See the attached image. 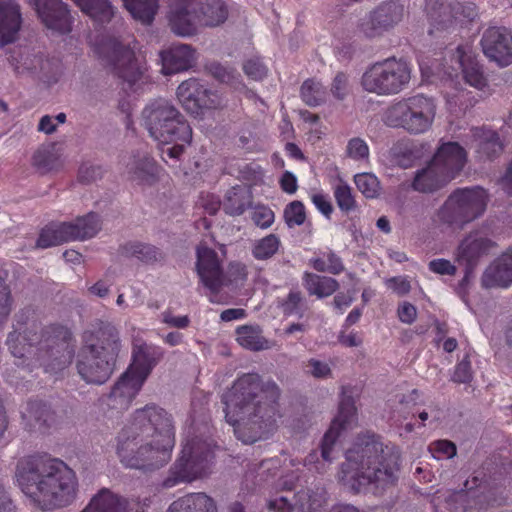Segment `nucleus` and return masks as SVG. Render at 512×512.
I'll return each mask as SVG.
<instances>
[{
    "label": "nucleus",
    "instance_id": "obj_12",
    "mask_svg": "<svg viewBox=\"0 0 512 512\" xmlns=\"http://www.w3.org/2000/svg\"><path fill=\"white\" fill-rule=\"evenodd\" d=\"M488 200V192L481 186L457 188L439 208L437 217L442 224L462 229L484 214Z\"/></svg>",
    "mask_w": 512,
    "mask_h": 512
},
{
    "label": "nucleus",
    "instance_id": "obj_40",
    "mask_svg": "<svg viewBox=\"0 0 512 512\" xmlns=\"http://www.w3.org/2000/svg\"><path fill=\"white\" fill-rule=\"evenodd\" d=\"M132 17L143 24H151L158 10V0H122Z\"/></svg>",
    "mask_w": 512,
    "mask_h": 512
},
{
    "label": "nucleus",
    "instance_id": "obj_13",
    "mask_svg": "<svg viewBox=\"0 0 512 512\" xmlns=\"http://www.w3.org/2000/svg\"><path fill=\"white\" fill-rule=\"evenodd\" d=\"M411 79V66L402 59L389 57L369 65L361 76V86L368 93L391 96L402 92Z\"/></svg>",
    "mask_w": 512,
    "mask_h": 512
},
{
    "label": "nucleus",
    "instance_id": "obj_63",
    "mask_svg": "<svg viewBox=\"0 0 512 512\" xmlns=\"http://www.w3.org/2000/svg\"><path fill=\"white\" fill-rule=\"evenodd\" d=\"M388 288L392 289L397 295H407L411 290V284L405 277H391L386 281Z\"/></svg>",
    "mask_w": 512,
    "mask_h": 512
},
{
    "label": "nucleus",
    "instance_id": "obj_10",
    "mask_svg": "<svg viewBox=\"0 0 512 512\" xmlns=\"http://www.w3.org/2000/svg\"><path fill=\"white\" fill-rule=\"evenodd\" d=\"M216 445L210 437H198L188 440L183 446L181 456L170 467L168 475L162 481L165 489L181 483H191L196 479L206 477L214 462Z\"/></svg>",
    "mask_w": 512,
    "mask_h": 512
},
{
    "label": "nucleus",
    "instance_id": "obj_21",
    "mask_svg": "<svg viewBox=\"0 0 512 512\" xmlns=\"http://www.w3.org/2000/svg\"><path fill=\"white\" fill-rule=\"evenodd\" d=\"M497 246L496 242L479 231H471L459 243L456 250V261L467 268L472 274L481 260L487 257Z\"/></svg>",
    "mask_w": 512,
    "mask_h": 512
},
{
    "label": "nucleus",
    "instance_id": "obj_35",
    "mask_svg": "<svg viewBox=\"0 0 512 512\" xmlns=\"http://www.w3.org/2000/svg\"><path fill=\"white\" fill-rule=\"evenodd\" d=\"M302 281L308 294L315 295L320 299L331 296L339 289L336 279L311 272H305Z\"/></svg>",
    "mask_w": 512,
    "mask_h": 512
},
{
    "label": "nucleus",
    "instance_id": "obj_2",
    "mask_svg": "<svg viewBox=\"0 0 512 512\" xmlns=\"http://www.w3.org/2000/svg\"><path fill=\"white\" fill-rule=\"evenodd\" d=\"M6 344L17 366L32 372L43 368L45 373L56 374L67 368L75 356V340L71 329L61 323L44 327L30 307L15 315L13 331Z\"/></svg>",
    "mask_w": 512,
    "mask_h": 512
},
{
    "label": "nucleus",
    "instance_id": "obj_19",
    "mask_svg": "<svg viewBox=\"0 0 512 512\" xmlns=\"http://www.w3.org/2000/svg\"><path fill=\"white\" fill-rule=\"evenodd\" d=\"M197 274L201 283L209 290V301L219 303V292L224 283V274L217 253L206 246L197 247Z\"/></svg>",
    "mask_w": 512,
    "mask_h": 512
},
{
    "label": "nucleus",
    "instance_id": "obj_59",
    "mask_svg": "<svg viewBox=\"0 0 512 512\" xmlns=\"http://www.w3.org/2000/svg\"><path fill=\"white\" fill-rule=\"evenodd\" d=\"M197 206L209 215H215L221 207V201L218 196L211 193H201L197 201Z\"/></svg>",
    "mask_w": 512,
    "mask_h": 512
},
{
    "label": "nucleus",
    "instance_id": "obj_23",
    "mask_svg": "<svg viewBox=\"0 0 512 512\" xmlns=\"http://www.w3.org/2000/svg\"><path fill=\"white\" fill-rule=\"evenodd\" d=\"M481 46L484 54L499 66L512 63V33L505 27H489L483 33Z\"/></svg>",
    "mask_w": 512,
    "mask_h": 512
},
{
    "label": "nucleus",
    "instance_id": "obj_56",
    "mask_svg": "<svg viewBox=\"0 0 512 512\" xmlns=\"http://www.w3.org/2000/svg\"><path fill=\"white\" fill-rule=\"evenodd\" d=\"M346 153L354 160H365L369 157V146L365 140L355 137L348 141Z\"/></svg>",
    "mask_w": 512,
    "mask_h": 512
},
{
    "label": "nucleus",
    "instance_id": "obj_22",
    "mask_svg": "<svg viewBox=\"0 0 512 512\" xmlns=\"http://www.w3.org/2000/svg\"><path fill=\"white\" fill-rule=\"evenodd\" d=\"M468 161V153L463 146L454 141L440 140L431 162L450 179H456Z\"/></svg>",
    "mask_w": 512,
    "mask_h": 512
},
{
    "label": "nucleus",
    "instance_id": "obj_54",
    "mask_svg": "<svg viewBox=\"0 0 512 512\" xmlns=\"http://www.w3.org/2000/svg\"><path fill=\"white\" fill-rule=\"evenodd\" d=\"M429 451L436 459H449L456 455V445L449 440H437L429 445Z\"/></svg>",
    "mask_w": 512,
    "mask_h": 512
},
{
    "label": "nucleus",
    "instance_id": "obj_15",
    "mask_svg": "<svg viewBox=\"0 0 512 512\" xmlns=\"http://www.w3.org/2000/svg\"><path fill=\"white\" fill-rule=\"evenodd\" d=\"M425 11L430 23V35L435 31L467 26L478 17V9L472 2L425 0Z\"/></svg>",
    "mask_w": 512,
    "mask_h": 512
},
{
    "label": "nucleus",
    "instance_id": "obj_37",
    "mask_svg": "<svg viewBox=\"0 0 512 512\" xmlns=\"http://www.w3.org/2000/svg\"><path fill=\"white\" fill-rule=\"evenodd\" d=\"M238 344L250 351H262L270 348L269 341L263 336L258 325H242L236 329Z\"/></svg>",
    "mask_w": 512,
    "mask_h": 512
},
{
    "label": "nucleus",
    "instance_id": "obj_27",
    "mask_svg": "<svg viewBox=\"0 0 512 512\" xmlns=\"http://www.w3.org/2000/svg\"><path fill=\"white\" fill-rule=\"evenodd\" d=\"M482 285L486 288H508L512 285V246L486 268Z\"/></svg>",
    "mask_w": 512,
    "mask_h": 512
},
{
    "label": "nucleus",
    "instance_id": "obj_60",
    "mask_svg": "<svg viewBox=\"0 0 512 512\" xmlns=\"http://www.w3.org/2000/svg\"><path fill=\"white\" fill-rule=\"evenodd\" d=\"M428 268L435 274L453 276L456 274L457 268L449 260L438 258L429 262Z\"/></svg>",
    "mask_w": 512,
    "mask_h": 512
},
{
    "label": "nucleus",
    "instance_id": "obj_55",
    "mask_svg": "<svg viewBox=\"0 0 512 512\" xmlns=\"http://www.w3.org/2000/svg\"><path fill=\"white\" fill-rule=\"evenodd\" d=\"M330 91L337 100H344L350 93L349 76L338 72L332 80Z\"/></svg>",
    "mask_w": 512,
    "mask_h": 512
},
{
    "label": "nucleus",
    "instance_id": "obj_44",
    "mask_svg": "<svg viewBox=\"0 0 512 512\" xmlns=\"http://www.w3.org/2000/svg\"><path fill=\"white\" fill-rule=\"evenodd\" d=\"M209 73L218 81L228 84L235 89L245 87L241 75L234 67L225 66L218 62L210 63L208 66Z\"/></svg>",
    "mask_w": 512,
    "mask_h": 512
},
{
    "label": "nucleus",
    "instance_id": "obj_39",
    "mask_svg": "<svg viewBox=\"0 0 512 512\" xmlns=\"http://www.w3.org/2000/svg\"><path fill=\"white\" fill-rule=\"evenodd\" d=\"M126 257H135L144 263H154L162 259V254L155 246L140 242H129L120 248Z\"/></svg>",
    "mask_w": 512,
    "mask_h": 512
},
{
    "label": "nucleus",
    "instance_id": "obj_45",
    "mask_svg": "<svg viewBox=\"0 0 512 512\" xmlns=\"http://www.w3.org/2000/svg\"><path fill=\"white\" fill-rule=\"evenodd\" d=\"M333 195L338 208L349 213L356 207V200L352 193L351 187L342 179H338L332 186Z\"/></svg>",
    "mask_w": 512,
    "mask_h": 512
},
{
    "label": "nucleus",
    "instance_id": "obj_48",
    "mask_svg": "<svg viewBox=\"0 0 512 512\" xmlns=\"http://www.w3.org/2000/svg\"><path fill=\"white\" fill-rule=\"evenodd\" d=\"M223 206L224 211L232 216L241 215L245 211L246 203L239 187L227 191Z\"/></svg>",
    "mask_w": 512,
    "mask_h": 512
},
{
    "label": "nucleus",
    "instance_id": "obj_49",
    "mask_svg": "<svg viewBox=\"0 0 512 512\" xmlns=\"http://www.w3.org/2000/svg\"><path fill=\"white\" fill-rule=\"evenodd\" d=\"M283 216L288 227L301 226L306 220L304 204L298 200L290 202L285 207Z\"/></svg>",
    "mask_w": 512,
    "mask_h": 512
},
{
    "label": "nucleus",
    "instance_id": "obj_25",
    "mask_svg": "<svg viewBox=\"0 0 512 512\" xmlns=\"http://www.w3.org/2000/svg\"><path fill=\"white\" fill-rule=\"evenodd\" d=\"M25 429L46 433L57 424V416L51 406L43 400L31 399L21 409Z\"/></svg>",
    "mask_w": 512,
    "mask_h": 512
},
{
    "label": "nucleus",
    "instance_id": "obj_26",
    "mask_svg": "<svg viewBox=\"0 0 512 512\" xmlns=\"http://www.w3.org/2000/svg\"><path fill=\"white\" fill-rule=\"evenodd\" d=\"M451 60L458 65V69L461 70L467 84L478 90H483L486 87L487 81L482 67L479 65L471 46L459 45Z\"/></svg>",
    "mask_w": 512,
    "mask_h": 512
},
{
    "label": "nucleus",
    "instance_id": "obj_3",
    "mask_svg": "<svg viewBox=\"0 0 512 512\" xmlns=\"http://www.w3.org/2000/svg\"><path fill=\"white\" fill-rule=\"evenodd\" d=\"M175 446L173 417L156 404L136 409L117 436L116 452L127 468L154 471L170 461Z\"/></svg>",
    "mask_w": 512,
    "mask_h": 512
},
{
    "label": "nucleus",
    "instance_id": "obj_34",
    "mask_svg": "<svg viewBox=\"0 0 512 512\" xmlns=\"http://www.w3.org/2000/svg\"><path fill=\"white\" fill-rule=\"evenodd\" d=\"M128 505L125 498L102 488L81 512H128Z\"/></svg>",
    "mask_w": 512,
    "mask_h": 512
},
{
    "label": "nucleus",
    "instance_id": "obj_8",
    "mask_svg": "<svg viewBox=\"0 0 512 512\" xmlns=\"http://www.w3.org/2000/svg\"><path fill=\"white\" fill-rule=\"evenodd\" d=\"M227 17L225 0H171L168 20L172 32L185 37L196 34L197 24L215 27Z\"/></svg>",
    "mask_w": 512,
    "mask_h": 512
},
{
    "label": "nucleus",
    "instance_id": "obj_43",
    "mask_svg": "<svg viewBox=\"0 0 512 512\" xmlns=\"http://www.w3.org/2000/svg\"><path fill=\"white\" fill-rule=\"evenodd\" d=\"M280 307L285 316H297L303 318L309 307L300 290H291L281 301Z\"/></svg>",
    "mask_w": 512,
    "mask_h": 512
},
{
    "label": "nucleus",
    "instance_id": "obj_29",
    "mask_svg": "<svg viewBox=\"0 0 512 512\" xmlns=\"http://www.w3.org/2000/svg\"><path fill=\"white\" fill-rule=\"evenodd\" d=\"M20 27L19 5L15 0H0V46L12 43Z\"/></svg>",
    "mask_w": 512,
    "mask_h": 512
},
{
    "label": "nucleus",
    "instance_id": "obj_4",
    "mask_svg": "<svg viewBox=\"0 0 512 512\" xmlns=\"http://www.w3.org/2000/svg\"><path fill=\"white\" fill-rule=\"evenodd\" d=\"M15 478L26 497L43 511L68 506L76 498V473L64 461L47 453L19 459Z\"/></svg>",
    "mask_w": 512,
    "mask_h": 512
},
{
    "label": "nucleus",
    "instance_id": "obj_58",
    "mask_svg": "<svg viewBox=\"0 0 512 512\" xmlns=\"http://www.w3.org/2000/svg\"><path fill=\"white\" fill-rule=\"evenodd\" d=\"M473 378L472 366L468 357L463 358L454 369L452 381L455 383H470Z\"/></svg>",
    "mask_w": 512,
    "mask_h": 512
},
{
    "label": "nucleus",
    "instance_id": "obj_36",
    "mask_svg": "<svg viewBox=\"0 0 512 512\" xmlns=\"http://www.w3.org/2000/svg\"><path fill=\"white\" fill-rule=\"evenodd\" d=\"M309 265L320 273L339 275L345 270L342 258L330 248L320 250L309 259Z\"/></svg>",
    "mask_w": 512,
    "mask_h": 512
},
{
    "label": "nucleus",
    "instance_id": "obj_31",
    "mask_svg": "<svg viewBox=\"0 0 512 512\" xmlns=\"http://www.w3.org/2000/svg\"><path fill=\"white\" fill-rule=\"evenodd\" d=\"M127 168L134 180L147 185L154 184L163 171L146 152H138L133 155L131 161L127 164Z\"/></svg>",
    "mask_w": 512,
    "mask_h": 512
},
{
    "label": "nucleus",
    "instance_id": "obj_51",
    "mask_svg": "<svg viewBox=\"0 0 512 512\" xmlns=\"http://www.w3.org/2000/svg\"><path fill=\"white\" fill-rule=\"evenodd\" d=\"M13 302L11 289L0 276V328L8 320L12 311Z\"/></svg>",
    "mask_w": 512,
    "mask_h": 512
},
{
    "label": "nucleus",
    "instance_id": "obj_64",
    "mask_svg": "<svg viewBox=\"0 0 512 512\" xmlns=\"http://www.w3.org/2000/svg\"><path fill=\"white\" fill-rule=\"evenodd\" d=\"M296 504L286 496H279L268 502V509L273 512H292Z\"/></svg>",
    "mask_w": 512,
    "mask_h": 512
},
{
    "label": "nucleus",
    "instance_id": "obj_41",
    "mask_svg": "<svg viewBox=\"0 0 512 512\" xmlns=\"http://www.w3.org/2000/svg\"><path fill=\"white\" fill-rule=\"evenodd\" d=\"M280 247V237L271 233L254 241L251 248V254L256 260L265 261L274 257L278 253Z\"/></svg>",
    "mask_w": 512,
    "mask_h": 512
},
{
    "label": "nucleus",
    "instance_id": "obj_61",
    "mask_svg": "<svg viewBox=\"0 0 512 512\" xmlns=\"http://www.w3.org/2000/svg\"><path fill=\"white\" fill-rule=\"evenodd\" d=\"M102 177V169L99 166L84 163L79 168L78 180L81 183L88 184Z\"/></svg>",
    "mask_w": 512,
    "mask_h": 512
},
{
    "label": "nucleus",
    "instance_id": "obj_20",
    "mask_svg": "<svg viewBox=\"0 0 512 512\" xmlns=\"http://www.w3.org/2000/svg\"><path fill=\"white\" fill-rule=\"evenodd\" d=\"M404 12L403 4L397 1L384 2L362 20L359 29L367 38L378 37L400 23Z\"/></svg>",
    "mask_w": 512,
    "mask_h": 512
},
{
    "label": "nucleus",
    "instance_id": "obj_18",
    "mask_svg": "<svg viewBox=\"0 0 512 512\" xmlns=\"http://www.w3.org/2000/svg\"><path fill=\"white\" fill-rule=\"evenodd\" d=\"M177 97L183 108L195 116L202 115L204 110L217 109L222 104L217 92L207 89L195 78L183 81L178 86Z\"/></svg>",
    "mask_w": 512,
    "mask_h": 512
},
{
    "label": "nucleus",
    "instance_id": "obj_38",
    "mask_svg": "<svg viewBox=\"0 0 512 512\" xmlns=\"http://www.w3.org/2000/svg\"><path fill=\"white\" fill-rule=\"evenodd\" d=\"M83 13L95 22H109L114 15V8L109 0H72Z\"/></svg>",
    "mask_w": 512,
    "mask_h": 512
},
{
    "label": "nucleus",
    "instance_id": "obj_33",
    "mask_svg": "<svg viewBox=\"0 0 512 512\" xmlns=\"http://www.w3.org/2000/svg\"><path fill=\"white\" fill-rule=\"evenodd\" d=\"M167 512H217V506L206 493H189L173 501Z\"/></svg>",
    "mask_w": 512,
    "mask_h": 512
},
{
    "label": "nucleus",
    "instance_id": "obj_1",
    "mask_svg": "<svg viewBox=\"0 0 512 512\" xmlns=\"http://www.w3.org/2000/svg\"><path fill=\"white\" fill-rule=\"evenodd\" d=\"M280 397L281 389L274 380H264L255 372L239 375L221 396L226 422L236 438L252 444L275 430L281 418Z\"/></svg>",
    "mask_w": 512,
    "mask_h": 512
},
{
    "label": "nucleus",
    "instance_id": "obj_17",
    "mask_svg": "<svg viewBox=\"0 0 512 512\" xmlns=\"http://www.w3.org/2000/svg\"><path fill=\"white\" fill-rule=\"evenodd\" d=\"M357 419V409L354 399V388L343 386L338 407V414L332 420L327 432L324 434L321 443V456L323 460L331 461V451L341 433L347 430Z\"/></svg>",
    "mask_w": 512,
    "mask_h": 512
},
{
    "label": "nucleus",
    "instance_id": "obj_30",
    "mask_svg": "<svg viewBox=\"0 0 512 512\" xmlns=\"http://www.w3.org/2000/svg\"><path fill=\"white\" fill-rule=\"evenodd\" d=\"M474 139L477 141L476 154L481 161H492L498 158L504 149L499 134L486 127L472 129Z\"/></svg>",
    "mask_w": 512,
    "mask_h": 512
},
{
    "label": "nucleus",
    "instance_id": "obj_9",
    "mask_svg": "<svg viewBox=\"0 0 512 512\" xmlns=\"http://www.w3.org/2000/svg\"><path fill=\"white\" fill-rule=\"evenodd\" d=\"M437 105L432 97L418 93L392 102L382 120L388 127L402 129L409 135L426 134L433 127Z\"/></svg>",
    "mask_w": 512,
    "mask_h": 512
},
{
    "label": "nucleus",
    "instance_id": "obj_32",
    "mask_svg": "<svg viewBox=\"0 0 512 512\" xmlns=\"http://www.w3.org/2000/svg\"><path fill=\"white\" fill-rule=\"evenodd\" d=\"M450 182V179L430 161L425 168L416 172L412 188L418 192L432 193Z\"/></svg>",
    "mask_w": 512,
    "mask_h": 512
},
{
    "label": "nucleus",
    "instance_id": "obj_42",
    "mask_svg": "<svg viewBox=\"0 0 512 512\" xmlns=\"http://www.w3.org/2000/svg\"><path fill=\"white\" fill-rule=\"evenodd\" d=\"M302 101L310 106L316 107L323 104L327 98L326 87L314 78L306 79L300 88Z\"/></svg>",
    "mask_w": 512,
    "mask_h": 512
},
{
    "label": "nucleus",
    "instance_id": "obj_14",
    "mask_svg": "<svg viewBox=\"0 0 512 512\" xmlns=\"http://www.w3.org/2000/svg\"><path fill=\"white\" fill-rule=\"evenodd\" d=\"M99 215L90 212L75 222H51L44 226L36 241V248L46 249L76 239L91 238L100 230Z\"/></svg>",
    "mask_w": 512,
    "mask_h": 512
},
{
    "label": "nucleus",
    "instance_id": "obj_47",
    "mask_svg": "<svg viewBox=\"0 0 512 512\" xmlns=\"http://www.w3.org/2000/svg\"><path fill=\"white\" fill-rule=\"evenodd\" d=\"M354 182L358 190L366 198H375L380 191V183L378 178L371 173H360L355 175Z\"/></svg>",
    "mask_w": 512,
    "mask_h": 512
},
{
    "label": "nucleus",
    "instance_id": "obj_28",
    "mask_svg": "<svg viewBox=\"0 0 512 512\" xmlns=\"http://www.w3.org/2000/svg\"><path fill=\"white\" fill-rule=\"evenodd\" d=\"M195 59V50L190 45H173L161 53L162 71L165 75H172L188 70Z\"/></svg>",
    "mask_w": 512,
    "mask_h": 512
},
{
    "label": "nucleus",
    "instance_id": "obj_11",
    "mask_svg": "<svg viewBox=\"0 0 512 512\" xmlns=\"http://www.w3.org/2000/svg\"><path fill=\"white\" fill-rule=\"evenodd\" d=\"M145 128L150 136L162 144L191 143L192 128L184 116L167 100L157 99L142 111Z\"/></svg>",
    "mask_w": 512,
    "mask_h": 512
},
{
    "label": "nucleus",
    "instance_id": "obj_16",
    "mask_svg": "<svg viewBox=\"0 0 512 512\" xmlns=\"http://www.w3.org/2000/svg\"><path fill=\"white\" fill-rule=\"evenodd\" d=\"M94 51L113 75L127 82L130 87L140 79L141 70L134 51L117 39H101L95 44Z\"/></svg>",
    "mask_w": 512,
    "mask_h": 512
},
{
    "label": "nucleus",
    "instance_id": "obj_50",
    "mask_svg": "<svg viewBox=\"0 0 512 512\" xmlns=\"http://www.w3.org/2000/svg\"><path fill=\"white\" fill-rule=\"evenodd\" d=\"M57 162V157L50 147H41L33 155L32 163L42 173L51 171Z\"/></svg>",
    "mask_w": 512,
    "mask_h": 512
},
{
    "label": "nucleus",
    "instance_id": "obj_7",
    "mask_svg": "<svg viewBox=\"0 0 512 512\" xmlns=\"http://www.w3.org/2000/svg\"><path fill=\"white\" fill-rule=\"evenodd\" d=\"M163 356L164 351L159 346L146 342L134 343L132 363L114 384L110 393L99 399L102 411L113 417L114 413L121 414L127 410Z\"/></svg>",
    "mask_w": 512,
    "mask_h": 512
},
{
    "label": "nucleus",
    "instance_id": "obj_46",
    "mask_svg": "<svg viewBox=\"0 0 512 512\" xmlns=\"http://www.w3.org/2000/svg\"><path fill=\"white\" fill-rule=\"evenodd\" d=\"M244 74L253 81H262L268 75V67L259 56H252L244 60L242 64Z\"/></svg>",
    "mask_w": 512,
    "mask_h": 512
},
{
    "label": "nucleus",
    "instance_id": "obj_5",
    "mask_svg": "<svg viewBox=\"0 0 512 512\" xmlns=\"http://www.w3.org/2000/svg\"><path fill=\"white\" fill-rule=\"evenodd\" d=\"M345 457L342 472L355 493L382 494L398 480L399 450L395 445L384 444L375 433L359 434Z\"/></svg>",
    "mask_w": 512,
    "mask_h": 512
},
{
    "label": "nucleus",
    "instance_id": "obj_6",
    "mask_svg": "<svg viewBox=\"0 0 512 512\" xmlns=\"http://www.w3.org/2000/svg\"><path fill=\"white\" fill-rule=\"evenodd\" d=\"M76 368L88 384L102 385L114 372L121 349L119 331L107 320L96 319L81 335Z\"/></svg>",
    "mask_w": 512,
    "mask_h": 512
},
{
    "label": "nucleus",
    "instance_id": "obj_62",
    "mask_svg": "<svg viewBox=\"0 0 512 512\" xmlns=\"http://www.w3.org/2000/svg\"><path fill=\"white\" fill-rule=\"evenodd\" d=\"M311 201L326 218H330L333 213V206L330 198L324 193H314L311 195Z\"/></svg>",
    "mask_w": 512,
    "mask_h": 512
},
{
    "label": "nucleus",
    "instance_id": "obj_57",
    "mask_svg": "<svg viewBox=\"0 0 512 512\" xmlns=\"http://www.w3.org/2000/svg\"><path fill=\"white\" fill-rule=\"evenodd\" d=\"M251 219L257 227L267 229L274 223L275 214L267 206H257L252 213Z\"/></svg>",
    "mask_w": 512,
    "mask_h": 512
},
{
    "label": "nucleus",
    "instance_id": "obj_52",
    "mask_svg": "<svg viewBox=\"0 0 512 512\" xmlns=\"http://www.w3.org/2000/svg\"><path fill=\"white\" fill-rule=\"evenodd\" d=\"M248 278V267L240 261L230 262L226 272V285H243Z\"/></svg>",
    "mask_w": 512,
    "mask_h": 512
},
{
    "label": "nucleus",
    "instance_id": "obj_53",
    "mask_svg": "<svg viewBox=\"0 0 512 512\" xmlns=\"http://www.w3.org/2000/svg\"><path fill=\"white\" fill-rule=\"evenodd\" d=\"M307 502L300 503V508L306 512H317L327 500V493L324 488H317L307 492Z\"/></svg>",
    "mask_w": 512,
    "mask_h": 512
},
{
    "label": "nucleus",
    "instance_id": "obj_24",
    "mask_svg": "<svg viewBox=\"0 0 512 512\" xmlns=\"http://www.w3.org/2000/svg\"><path fill=\"white\" fill-rule=\"evenodd\" d=\"M41 22L48 28L67 34L72 30V17L62 0H30Z\"/></svg>",
    "mask_w": 512,
    "mask_h": 512
}]
</instances>
